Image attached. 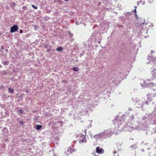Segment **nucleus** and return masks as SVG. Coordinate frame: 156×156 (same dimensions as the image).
Instances as JSON below:
<instances>
[{"instance_id": "obj_22", "label": "nucleus", "mask_w": 156, "mask_h": 156, "mask_svg": "<svg viewBox=\"0 0 156 156\" xmlns=\"http://www.w3.org/2000/svg\"><path fill=\"white\" fill-rule=\"evenodd\" d=\"M92 155L93 156H97L96 154V153H92Z\"/></svg>"}, {"instance_id": "obj_30", "label": "nucleus", "mask_w": 156, "mask_h": 156, "mask_svg": "<svg viewBox=\"0 0 156 156\" xmlns=\"http://www.w3.org/2000/svg\"><path fill=\"white\" fill-rule=\"evenodd\" d=\"M65 1H68L69 0H64Z\"/></svg>"}, {"instance_id": "obj_21", "label": "nucleus", "mask_w": 156, "mask_h": 156, "mask_svg": "<svg viewBox=\"0 0 156 156\" xmlns=\"http://www.w3.org/2000/svg\"><path fill=\"white\" fill-rule=\"evenodd\" d=\"M12 6H15L16 5V3L14 2H12Z\"/></svg>"}, {"instance_id": "obj_1", "label": "nucleus", "mask_w": 156, "mask_h": 156, "mask_svg": "<svg viewBox=\"0 0 156 156\" xmlns=\"http://www.w3.org/2000/svg\"><path fill=\"white\" fill-rule=\"evenodd\" d=\"M156 79V69H154L152 71L150 79L147 80V81L153 80Z\"/></svg>"}, {"instance_id": "obj_31", "label": "nucleus", "mask_w": 156, "mask_h": 156, "mask_svg": "<svg viewBox=\"0 0 156 156\" xmlns=\"http://www.w3.org/2000/svg\"><path fill=\"white\" fill-rule=\"evenodd\" d=\"M8 51V49H6V52H7Z\"/></svg>"}, {"instance_id": "obj_13", "label": "nucleus", "mask_w": 156, "mask_h": 156, "mask_svg": "<svg viewBox=\"0 0 156 156\" xmlns=\"http://www.w3.org/2000/svg\"><path fill=\"white\" fill-rule=\"evenodd\" d=\"M152 84V85L153 86V87H154V89H153V91H155V90H156V85L154 84L153 83H151V84Z\"/></svg>"}, {"instance_id": "obj_23", "label": "nucleus", "mask_w": 156, "mask_h": 156, "mask_svg": "<svg viewBox=\"0 0 156 156\" xmlns=\"http://www.w3.org/2000/svg\"><path fill=\"white\" fill-rule=\"evenodd\" d=\"M113 153L114 154H115L117 153V151L116 150L114 151H113Z\"/></svg>"}, {"instance_id": "obj_15", "label": "nucleus", "mask_w": 156, "mask_h": 156, "mask_svg": "<svg viewBox=\"0 0 156 156\" xmlns=\"http://www.w3.org/2000/svg\"><path fill=\"white\" fill-rule=\"evenodd\" d=\"M72 69L74 71H77L78 70V69L77 67H74L73 69Z\"/></svg>"}, {"instance_id": "obj_6", "label": "nucleus", "mask_w": 156, "mask_h": 156, "mask_svg": "<svg viewBox=\"0 0 156 156\" xmlns=\"http://www.w3.org/2000/svg\"><path fill=\"white\" fill-rule=\"evenodd\" d=\"M87 142V140L86 137L84 136H82L81 138L79 140V142L80 143H86Z\"/></svg>"}, {"instance_id": "obj_19", "label": "nucleus", "mask_w": 156, "mask_h": 156, "mask_svg": "<svg viewBox=\"0 0 156 156\" xmlns=\"http://www.w3.org/2000/svg\"><path fill=\"white\" fill-rule=\"evenodd\" d=\"M19 123H20V124L21 125H23V124H24V122H23L22 121H20V122H19Z\"/></svg>"}, {"instance_id": "obj_28", "label": "nucleus", "mask_w": 156, "mask_h": 156, "mask_svg": "<svg viewBox=\"0 0 156 156\" xmlns=\"http://www.w3.org/2000/svg\"><path fill=\"white\" fill-rule=\"evenodd\" d=\"M26 93H28L29 92V91H28V90H27L26 91Z\"/></svg>"}, {"instance_id": "obj_17", "label": "nucleus", "mask_w": 156, "mask_h": 156, "mask_svg": "<svg viewBox=\"0 0 156 156\" xmlns=\"http://www.w3.org/2000/svg\"><path fill=\"white\" fill-rule=\"evenodd\" d=\"M31 6L34 9H37V7L36 6H35L34 5H32Z\"/></svg>"}, {"instance_id": "obj_11", "label": "nucleus", "mask_w": 156, "mask_h": 156, "mask_svg": "<svg viewBox=\"0 0 156 156\" xmlns=\"http://www.w3.org/2000/svg\"><path fill=\"white\" fill-rule=\"evenodd\" d=\"M41 126L37 125L36 126V129L37 130H39L41 128Z\"/></svg>"}, {"instance_id": "obj_18", "label": "nucleus", "mask_w": 156, "mask_h": 156, "mask_svg": "<svg viewBox=\"0 0 156 156\" xmlns=\"http://www.w3.org/2000/svg\"><path fill=\"white\" fill-rule=\"evenodd\" d=\"M22 9L25 10H26L27 9V7L26 6H24L22 7Z\"/></svg>"}, {"instance_id": "obj_12", "label": "nucleus", "mask_w": 156, "mask_h": 156, "mask_svg": "<svg viewBox=\"0 0 156 156\" xmlns=\"http://www.w3.org/2000/svg\"><path fill=\"white\" fill-rule=\"evenodd\" d=\"M2 63L5 65L7 66L9 64V62L7 61H2Z\"/></svg>"}, {"instance_id": "obj_16", "label": "nucleus", "mask_w": 156, "mask_h": 156, "mask_svg": "<svg viewBox=\"0 0 156 156\" xmlns=\"http://www.w3.org/2000/svg\"><path fill=\"white\" fill-rule=\"evenodd\" d=\"M18 112L19 113L22 114L23 113L24 111L22 109H20L19 110Z\"/></svg>"}, {"instance_id": "obj_32", "label": "nucleus", "mask_w": 156, "mask_h": 156, "mask_svg": "<svg viewBox=\"0 0 156 156\" xmlns=\"http://www.w3.org/2000/svg\"><path fill=\"white\" fill-rule=\"evenodd\" d=\"M68 33H69H69H70V32H68Z\"/></svg>"}, {"instance_id": "obj_8", "label": "nucleus", "mask_w": 156, "mask_h": 156, "mask_svg": "<svg viewBox=\"0 0 156 156\" xmlns=\"http://www.w3.org/2000/svg\"><path fill=\"white\" fill-rule=\"evenodd\" d=\"M9 92L11 93H12L14 91V89L12 87H9L8 89Z\"/></svg>"}, {"instance_id": "obj_5", "label": "nucleus", "mask_w": 156, "mask_h": 156, "mask_svg": "<svg viewBox=\"0 0 156 156\" xmlns=\"http://www.w3.org/2000/svg\"><path fill=\"white\" fill-rule=\"evenodd\" d=\"M151 62V64L153 65L152 67H156V57H153Z\"/></svg>"}, {"instance_id": "obj_26", "label": "nucleus", "mask_w": 156, "mask_h": 156, "mask_svg": "<svg viewBox=\"0 0 156 156\" xmlns=\"http://www.w3.org/2000/svg\"><path fill=\"white\" fill-rule=\"evenodd\" d=\"M4 130H6V131H7V129L6 128H5L4 129Z\"/></svg>"}, {"instance_id": "obj_2", "label": "nucleus", "mask_w": 156, "mask_h": 156, "mask_svg": "<svg viewBox=\"0 0 156 156\" xmlns=\"http://www.w3.org/2000/svg\"><path fill=\"white\" fill-rule=\"evenodd\" d=\"M156 96V93H152L151 92H149V93L147 95V100L149 101H152L153 98Z\"/></svg>"}, {"instance_id": "obj_25", "label": "nucleus", "mask_w": 156, "mask_h": 156, "mask_svg": "<svg viewBox=\"0 0 156 156\" xmlns=\"http://www.w3.org/2000/svg\"><path fill=\"white\" fill-rule=\"evenodd\" d=\"M20 34H22L23 33V31L22 30H20Z\"/></svg>"}, {"instance_id": "obj_10", "label": "nucleus", "mask_w": 156, "mask_h": 156, "mask_svg": "<svg viewBox=\"0 0 156 156\" xmlns=\"http://www.w3.org/2000/svg\"><path fill=\"white\" fill-rule=\"evenodd\" d=\"M144 2L143 1H139L138 2H137V4L138 5H144Z\"/></svg>"}, {"instance_id": "obj_27", "label": "nucleus", "mask_w": 156, "mask_h": 156, "mask_svg": "<svg viewBox=\"0 0 156 156\" xmlns=\"http://www.w3.org/2000/svg\"><path fill=\"white\" fill-rule=\"evenodd\" d=\"M47 47H47V45H45V46H44V47L45 48H47Z\"/></svg>"}, {"instance_id": "obj_14", "label": "nucleus", "mask_w": 156, "mask_h": 156, "mask_svg": "<svg viewBox=\"0 0 156 156\" xmlns=\"http://www.w3.org/2000/svg\"><path fill=\"white\" fill-rule=\"evenodd\" d=\"M144 104H146V105H149V103L148 102V101H145V103H144V102H143V104H142V108H143V105Z\"/></svg>"}, {"instance_id": "obj_7", "label": "nucleus", "mask_w": 156, "mask_h": 156, "mask_svg": "<svg viewBox=\"0 0 156 156\" xmlns=\"http://www.w3.org/2000/svg\"><path fill=\"white\" fill-rule=\"evenodd\" d=\"M75 151L74 149L70 147H69L68 148L67 152H69L71 154Z\"/></svg>"}, {"instance_id": "obj_20", "label": "nucleus", "mask_w": 156, "mask_h": 156, "mask_svg": "<svg viewBox=\"0 0 156 156\" xmlns=\"http://www.w3.org/2000/svg\"><path fill=\"white\" fill-rule=\"evenodd\" d=\"M135 7L136 8L134 10V12H135V15H136V7Z\"/></svg>"}, {"instance_id": "obj_33", "label": "nucleus", "mask_w": 156, "mask_h": 156, "mask_svg": "<svg viewBox=\"0 0 156 156\" xmlns=\"http://www.w3.org/2000/svg\"><path fill=\"white\" fill-rule=\"evenodd\" d=\"M1 65H0V67H1Z\"/></svg>"}, {"instance_id": "obj_3", "label": "nucleus", "mask_w": 156, "mask_h": 156, "mask_svg": "<svg viewBox=\"0 0 156 156\" xmlns=\"http://www.w3.org/2000/svg\"><path fill=\"white\" fill-rule=\"evenodd\" d=\"M19 29L18 26L16 25H14L10 28V32L11 33H13L17 31Z\"/></svg>"}, {"instance_id": "obj_29", "label": "nucleus", "mask_w": 156, "mask_h": 156, "mask_svg": "<svg viewBox=\"0 0 156 156\" xmlns=\"http://www.w3.org/2000/svg\"><path fill=\"white\" fill-rule=\"evenodd\" d=\"M47 51L48 52H49L50 51V50H47Z\"/></svg>"}, {"instance_id": "obj_9", "label": "nucleus", "mask_w": 156, "mask_h": 156, "mask_svg": "<svg viewBox=\"0 0 156 156\" xmlns=\"http://www.w3.org/2000/svg\"><path fill=\"white\" fill-rule=\"evenodd\" d=\"M56 50L58 51H62L63 48L61 47H58L56 48Z\"/></svg>"}, {"instance_id": "obj_4", "label": "nucleus", "mask_w": 156, "mask_h": 156, "mask_svg": "<svg viewBox=\"0 0 156 156\" xmlns=\"http://www.w3.org/2000/svg\"><path fill=\"white\" fill-rule=\"evenodd\" d=\"M96 151L98 153H102L104 152V149L100 147H96Z\"/></svg>"}, {"instance_id": "obj_24", "label": "nucleus", "mask_w": 156, "mask_h": 156, "mask_svg": "<svg viewBox=\"0 0 156 156\" xmlns=\"http://www.w3.org/2000/svg\"><path fill=\"white\" fill-rule=\"evenodd\" d=\"M45 20H48L49 19V17H46L45 18Z\"/></svg>"}]
</instances>
